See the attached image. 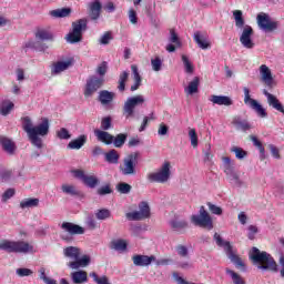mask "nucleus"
<instances>
[{"instance_id": "obj_32", "label": "nucleus", "mask_w": 284, "mask_h": 284, "mask_svg": "<svg viewBox=\"0 0 284 284\" xmlns=\"http://www.w3.org/2000/svg\"><path fill=\"white\" fill-rule=\"evenodd\" d=\"M39 206V199L30 197L24 199L20 202L21 210H29V207H38Z\"/></svg>"}, {"instance_id": "obj_48", "label": "nucleus", "mask_w": 284, "mask_h": 284, "mask_svg": "<svg viewBox=\"0 0 284 284\" xmlns=\"http://www.w3.org/2000/svg\"><path fill=\"white\" fill-rule=\"evenodd\" d=\"M171 227L173 230H185V227H187V221L173 220V221H171Z\"/></svg>"}, {"instance_id": "obj_14", "label": "nucleus", "mask_w": 284, "mask_h": 284, "mask_svg": "<svg viewBox=\"0 0 284 284\" xmlns=\"http://www.w3.org/2000/svg\"><path fill=\"white\" fill-rule=\"evenodd\" d=\"M105 83L104 78H99V75H92L87 80L84 97H92L100 88Z\"/></svg>"}, {"instance_id": "obj_26", "label": "nucleus", "mask_w": 284, "mask_h": 284, "mask_svg": "<svg viewBox=\"0 0 284 284\" xmlns=\"http://www.w3.org/2000/svg\"><path fill=\"white\" fill-rule=\"evenodd\" d=\"M0 143L2 145V150H4L7 154L12 155L17 151V144H14V142L10 138H6V136L0 138Z\"/></svg>"}, {"instance_id": "obj_23", "label": "nucleus", "mask_w": 284, "mask_h": 284, "mask_svg": "<svg viewBox=\"0 0 284 284\" xmlns=\"http://www.w3.org/2000/svg\"><path fill=\"white\" fill-rule=\"evenodd\" d=\"M88 143V135L82 134L78 136L77 139L70 141L67 145L69 150H81Z\"/></svg>"}, {"instance_id": "obj_34", "label": "nucleus", "mask_w": 284, "mask_h": 284, "mask_svg": "<svg viewBox=\"0 0 284 284\" xmlns=\"http://www.w3.org/2000/svg\"><path fill=\"white\" fill-rule=\"evenodd\" d=\"M49 14L50 17H53V19H63L70 16V9L62 8V9L51 10Z\"/></svg>"}, {"instance_id": "obj_27", "label": "nucleus", "mask_w": 284, "mask_h": 284, "mask_svg": "<svg viewBox=\"0 0 284 284\" xmlns=\"http://www.w3.org/2000/svg\"><path fill=\"white\" fill-rule=\"evenodd\" d=\"M70 276L73 284L88 283V272L85 271L72 272Z\"/></svg>"}, {"instance_id": "obj_18", "label": "nucleus", "mask_w": 284, "mask_h": 284, "mask_svg": "<svg viewBox=\"0 0 284 284\" xmlns=\"http://www.w3.org/2000/svg\"><path fill=\"white\" fill-rule=\"evenodd\" d=\"M193 39L201 50H210L212 48L210 37H207L205 33H201V31L195 32L193 34Z\"/></svg>"}, {"instance_id": "obj_43", "label": "nucleus", "mask_w": 284, "mask_h": 284, "mask_svg": "<svg viewBox=\"0 0 284 284\" xmlns=\"http://www.w3.org/2000/svg\"><path fill=\"white\" fill-rule=\"evenodd\" d=\"M225 272L232 278L234 284H245V280H243V277H241L236 272L230 268H226Z\"/></svg>"}, {"instance_id": "obj_45", "label": "nucleus", "mask_w": 284, "mask_h": 284, "mask_svg": "<svg viewBox=\"0 0 284 284\" xmlns=\"http://www.w3.org/2000/svg\"><path fill=\"white\" fill-rule=\"evenodd\" d=\"M55 134L60 141H69V139H72V133H70V131L65 128H61L55 132Z\"/></svg>"}, {"instance_id": "obj_33", "label": "nucleus", "mask_w": 284, "mask_h": 284, "mask_svg": "<svg viewBox=\"0 0 284 284\" xmlns=\"http://www.w3.org/2000/svg\"><path fill=\"white\" fill-rule=\"evenodd\" d=\"M111 250H115V252H125L128 250V242L125 240H114L111 242Z\"/></svg>"}, {"instance_id": "obj_22", "label": "nucleus", "mask_w": 284, "mask_h": 284, "mask_svg": "<svg viewBox=\"0 0 284 284\" xmlns=\"http://www.w3.org/2000/svg\"><path fill=\"white\" fill-rule=\"evenodd\" d=\"M94 135L97 136L98 141L104 143L105 145H112L114 142V135L110 134L108 131L95 130Z\"/></svg>"}, {"instance_id": "obj_6", "label": "nucleus", "mask_w": 284, "mask_h": 284, "mask_svg": "<svg viewBox=\"0 0 284 284\" xmlns=\"http://www.w3.org/2000/svg\"><path fill=\"white\" fill-rule=\"evenodd\" d=\"M213 239L216 243V246L222 247L224 250V252H225L227 258H230L231 263H234V265L237 268L245 267V264L243 263L241 257H239V255H236L234 253V250H233L232 244L230 243V241L223 240V237L219 233H215Z\"/></svg>"}, {"instance_id": "obj_63", "label": "nucleus", "mask_w": 284, "mask_h": 284, "mask_svg": "<svg viewBox=\"0 0 284 284\" xmlns=\"http://www.w3.org/2000/svg\"><path fill=\"white\" fill-rule=\"evenodd\" d=\"M85 225L88 230H97V220L93 219L92 216H89L87 219Z\"/></svg>"}, {"instance_id": "obj_13", "label": "nucleus", "mask_w": 284, "mask_h": 284, "mask_svg": "<svg viewBox=\"0 0 284 284\" xmlns=\"http://www.w3.org/2000/svg\"><path fill=\"white\" fill-rule=\"evenodd\" d=\"M138 156H139V154L131 153L130 155H128L124 159L123 165L120 168V172L124 176H134V174H136V159H138Z\"/></svg>"}, {"instance_id": "obj_46", "label": "nucleus", "mask_w": 284, "mask_h": 284, "mask_svg": "<svg viewBox=\"0 0 284 284\" xmlns=\"http://www.w3.org/2000/svg\"><path fill=\"white\" fill-rule=\"evenodd\" d=\"M129 77H130V73L128 71H124L120 74L119 85H118V90H120V92H123L125 90V81H128Z\"/></svg>"}, {"instance_id": "obj_39", "label": "nucleus", "mask_w": 284, "mask_h": 284, "mask_svg": "<svg viewBox=\"0 0 284 284\" xmlns=\"http://www.w3.org/2000/svg\"><path fill=\"white\" fill-rule=\"evenodd\" d=\"M181 59L184 65V72H186V74H194V65L190 61V58H187L185 54H182Z\"/></svg>"}, {"instance_id": "obj_12", "label": "nucleus", "mask_w": 284, "mask_h": 284, "mask_svg": "<svg viewBox=\"0 0 284 284\" xmlns=\"http://www.w3.org/2000/svg\"><path fill=\"white\" fill-rule=\"evenodd\" d=\"M125 216L128 221H145V219H150V204L148 202H140L138 211L129 212Z\"/></svg>"}, {"instance_id": "obj_55", "label": "nucleus", "mask_w": 284, "mask_h": 284, "mask_svg": "<svg viewBox=\"0 0 284 284\" xmlns=\"http://www.w3.org/2000/svg\"><path fill=\"white\" fill-rule=\"evenodd\" d=\"M169 41H170V43H175V45L181 47V41L179 40V34H176V31H174V29L170 30Z\"/></svg>"}, {"instance_id": "obj_50", "label": "nucleus", "mask_w": 284, "mask_h": 284, "mask_svg": "<svg viewBox=\"0 0 284 284\" xmlns=\"http://www.w3.org/2000/svg\"><path fill=\"white\" fill-rule=\"evenodd\" d=\"M231 152H234L235 158L239 159L240 161H243V159H245V156H247L246 151L239 146H233L231 149Z\"/></svg>"}, {"instance_id": "obj_40", "label": "nucleus", "mask_w": 284, "mask_h": 284, "mask_svg": "<svg viewBox=\"0 0 284 284\" xmlns=\"http://www.w3.org/2000/svg\"><path fill=\"white\" fill-rule=\"evenodd\" d=\"M95 73L98 74V79H105V74H108V62L103 61L100 64H98Z\"/></svg>"}, {"instance_id": "obj_42", "label": "nucleus", "mask_w": 284, "mask_h": 284, "mask_svg": "<svg viewBox=\"0 0 284 284\" xmlns=\"http://www.w3.org/2000/svg\"><path fill=\"white\" fill-rule=\"evenodd\" d=\"M126 139H128V134L120 133L115 138L113 136V142L112 143H113L114 148H123V145L125 144Z\"/></svg>"}, {"instance_id": "obj_8", "label": "nucleus", "mask_w": 284, "mask_h": 284, "mask_svg": "<svg viewBox=\"0 0 284 284\" xmlns=\"http://www.w3.org/2000/svg\"><path fill=\"white\" fill-rule=\"evenodd\" d=\"M222 169L224 174L226 175L227 181H230L232 185H236V187H241L243 185V181H241V178L236 172L232 159H230L229 156L222 158Z\"/></svg>"}, {"instance_id": "obj_35", "label": "nucleus", "mask_w": 284, "mask_h": 284, "mask_svg": "<svg viewBox=\"0 0 284 284\" xmlns=\"http://www.w3.org/2000/svg\"><path fill=\"white\" fill-rule=\"evenodd\" d=\"M112 99H114V93L110 91L104 90L99 93V101L102 105H108V103H111Z\"/></svg>"}, {"instance_id": "obj_16", "label": "nucleus", "mask_w": 284, "mask_h": 284, "mask_svg": "<svg viewBox=\"0 0 284 284\" xmlns=\"http://www.w3.org/2000/svg\"><path fill=\"white\" fill-rule=\"evenodd\" d=\"M257 24L261 30H264V32H272V30H276L277 28L276 22L270 21V16L263 12L257 14Z\"/></svg>"}, {"instance_id": "obj_30", "label": "nucleus", "mask_w": 284, "mask_h": 284, "mask_svg": "<svg viewBox=\"0 0 284 284\" xmlns=\"http://www.w3.org/2000/svg\"><path fill=\"white\" fill-rule=\"evenodd\" d=\"M233 124L237 130H242V132H247V130H252V124L247 120H243L240 116L233 119Z\"/></svg>"}, {"instance_id": "obj_60", "label": "nucleus", "mask_w": 284, "mask_h": 284, "mask_svg": "<svg viewBox=\"0 0 284 284\" xmlns=\"http://www.w3.org/2000/svg\"><path fill=\"white\" fill-rule=\"evenodd\" d=\"M98 194L100 196H105V194H112V189L110 187V184L103 185L98 189Z\"/></svg>"}, {"instance_id": "obj_37", "label": "nucleus", "mask_w": 284, "mask_h": 284, "mask_svg": "<svg viewBox=\"0 0 284 284\" xmlns=\"http://www.w3.org/2000/svg\"><path fill=\"white\" fill-rule=\"evenodd\" d=\"M105 156V161L108 163H112L113 165H116V163H119V152H116V150H111L108 153L104 154Z\"/></svg>"}, {"instance_id": "obj_31", "label": "nucleus", "mask_w": 284, "mask_h": 284, "mask_svg": "<svg viewBox=\"0 0 284 284\" xmlns=\"http://www.w3.org/2000/svg\"><path fill=\"white\" fill-rule=\"evenodd\" d=\"M61 190L63 192V194H69V196H80L81 192L79 191V189H77V186L72 185V184H62Z\"/></svg>"}, {"instance_id": "obj_38", "label": "nucleus", "mask_w": 284, "mask_h": 284, "mask_svg": "<svg viewBox=\"0 0 284 284\" xmlns=\"http://www.w3.org/2000/svg\"><path fill=\"white\" fill-rule=\"evenodd\" d=\"M65 39H67V43L74 44V43L81 42V39H83V36L72 30L67 34Z\"/></svg>"}, {"instance_id": "obj_28", "label": "nucleus", "mask_w": 284, "mask_h": 284, "mask_svg": "<svg viewBox=\"0 0 284 284\" xmlns=\"http://www.w3.org/2000/svg\"><path fill=\"white\" fill-rule=\"evenodd\" d=\"M71 65V59H68L65 61H59L55 64H53L52 74H61V72H65V70H68V68H70Z\"/></svg>"}, {"instance_id": "obj_61", "label": "nucleus", "mask_w": 284, "mask_h": 284, "mask_svg": "<svg viewBox=\"0 0 284 284\" xmlns=\"http://www.w3.org/2000/svg\"><path fill=\"white\" fill-rule=\"evenodd\" d=\"M131 70L134 81L141 83V74H139V68L135 64H132Z\"/></svg>"}, {"instance_id": "obj_36", "label": "nucleus", "mask_w": 284, "mask_h": 284, "mask_svg": "<svg viewBox=\"0 0 284 284\" xmlns=\"http://www.w3.org/2000/svg\"><path fill=\"white\" fill-rule=\"evenodd\" d=\"M36 38L40 39V41H52V39H54V36L49 30L40 29L36 33Z\"/></svg>"}, {"instance_id": "obj_3", "label": "nucleus", "mask_w": 284, "mask_h": 284, "mask_svg": "<svg viewBox=\"0 0 284 284\" xmlns=\"http://www.w3.org/2000/svg\"><path fill=\"white\" fill-rule=\"evenodd\" d=\"M253 264L256 265L257 270H268V272H278V265L274 257L270 253L258 250V247L253 246L248 254Z\"/></svg>"}, {"instance_id": "obj_54", "label": "nucleus", "mask_w": 284, "mask_h": 284, "mask_svg": "<svg viewBox=\"0 0 284 284\" xmlns=\"http://www.w3.org/2000/svg\"><path fill=\"white\" fill-rule=\"evenodd\" d=\"M176 252H178V255L179 256H182V258H186V256H189V254H190V251L187 250V246H185V245H178L176 246Z\"/></svg>"}, {"instance_id": "obj_21", "label": "nucleus", "mask_w": 284, "mask_h": 284, "mask_svg": "<svg viewBox=\"0 0 284 284\" xmlns=\"http://www.w3.org/2000/svg\"><path fill=\"white\" fill-rule=\"evenodd\" d=\"M209 101H211V103L213 105H233V101L231 97L227 95H211Z\"/></svg>"}, {"instance_id": "obj_41", "label": "nucleus", "mask_w": 284, "mask_h": 284, "mask_svg": "<svg viewBox=\"0 0 284 284\" xmlns=\"http://www.w3.org/2000/svg\"><path fill=\"white\" fill-rule=\"evenodd\" d=\"M176 267H179V270H184L185 272H187L190 270H194V263H192V261L190 260H182L176 262Z\"/></svg>"}, {"instance_id": "obj_25", "label": "nucleus", "mask_w": 284, "mask_h": 284, "mask_svg": "<svg viewBox=\"0 0 284 284\" xmlns=\"http://www.w3.org/2000/svg\"><path fill=\"white\" fill-rule=\"evenodd\" d=\"M199 85H201V79L199 77L193 78V80L184 88L186 97L196 94L199 92Z\"/></svg>"}, {"instance_id": "obj_5", "label": "nucleus", "mask_w": 284, "mask_h": 284, "mask_svg": "<svg viewBox=\"0 0 284 284\" xmlns=\"http://www.w3.org/2000/svg\"><path fill=\"white\" fill-rule=\"evenodd\" d=\"M0 250L8 252V254H34V245L26 241H0Z\"/></svg>"}, {"instance_id": "obj_24", "label": "nucleus", "mask_w": 284, "mask_h": 284, "mask_svg": "<svg viewBox=\"0 0 284 284\" xmlns=\"http://www.w3.org/2000/svg\"><path fill=\"white\" fill-rule=\"evenodd\" d=\"M14 110V102L10 99H2L0 101V114L1 116H8L10 112Z\"/></svg>"}, {"instance_id": "obj_2", "label": "nucleus", "mask_w": 284, "mask_h": 284, "mask_svg": "<svg viewBox=\"0 0 284 284\" xmlns=\"http://www.w3.org/2000/svg\"><path fill=\"white\" fill-rule=\"evenodd\" d=\"M233 18L235 21V27L237 30H240V42L243 45V48H246V50H252L254 48V40H252V37L254 34V29H252V26L245 24V18H243V11L241 10H234L233 11Z\"/></svg>"}, {"instance_id": "obj_1", "label": "nucleus", "mask_w": 284, "mask_h": 284, "mask_svg": "<svg viewBox=\"0 0 284 284\" xmlns=\"http://www.w3.org/2000/svg\"><path fill=\"white\" fill-rule=\"evenodd\" d=\"M22 130L28 134L29 141L37 148L41 150L43 148V140L40 136H48L50 132V120L48 118H42L40 124L36 125L32 123L31 116L21 118Z\"/></svg>"}, {"instance_id": "obj_56", "label": "nucleus", "mask_w": 284, "mask_h": 284, "mask_svg": "<svg viewBox=\"0 0 284 284\" xmlns=\"http://www.w3.org/2000/svg\"><path fill=\"white\" fill-rule=\"evenodd\" d=\"M16 274L20 276V278H23V276H32L33 272L30 268H17Z\"/></svg>"}, {"instance_id": "obj_64", "label": "nucleus", "mask_w": 284, "mask_h": 284, "mask_svg": "<svg viewBox=\"0 0 284 284\" xmlns=\"http://www.w3.org/2000/svg\"><path fill=\"white\" fill-rule=\"evenodd\" d=\"M153 263H155V265H158V267H161V266L170 265L172 263V260L171 258L156 260V257H155V261H153Z\"/></svg>"}, {"instance_id": "obj_62", "label": "nucleus", "mask_w": 284, "mask_h": 284, "mask_svg": "<svg viewBox=\"0 0 284 284\" xmlns=\"http://www.w3.org/2000/svg\"><path fill=\"white\" fill-rule=\"evenodd\" d=\"M131 70L134 81L141 83V74H139V68L135 64H132Z\"/></svg>"}, {"instance_id": "obj_4", "label": "nucleus", "mask_w": 284, "mask_h": 284, "mask_svg": "<svg viewBox=\"0 0 284 284\" xmlns=\"http://www.w3.org/2000/svg\"><path fill=\"white\" fill-rule=\"evenodd\" d=\"M63 256L71 261L67 264L70 270H81V267H88L91 261L90 255H82L81 248L77 246L64 247Z\"/></svg>"}, {"instance_id": "obj_7", "label": "nucleus", "mask_w": 284, "mask_h": 284, "mask_svg": "<svg viewBox=\"0 0 284 284\" xmlns=\"http://www.w3.org/2000/svg\"><path fill=\"white\" fill-rule=\"evenodd\" d=\"M172 176V164L164 162L155 172L149 173L146 179L150 183H168Z\"/></svg>"}, {"instance_id": "obj_52", "label": "nucleus", "mask_w": 284, "mask_h": 284, "mask_svg": "<svg viewBox=\"0 0 284 284\" xmlns=\"http://www.w3.org/2000/svg\"><path fill=\"white\" fill-rule=\"evenodd\" d=\"M211 213L215 214V216H221L223 214V209L221 206L212 204V202L206 203Z\"/></svg>"}, {"instance_id": "obj_19", "label": "nucleus", "mask_w": 284, "mask_h": 284, "mask_svg": "<svg viewBox=\"0 0 284 284\" xmlns=\"http://www.w3.org/2000/svg\"><path fill=\"white\" fill-rule=\"evenodd\" d=\"M260 75L262 83L267 85V88H272V85H274V77H272V70H270V67L262 64L260 67Z\"/></svg>"}, {"instance_id": "obj_9", "label": "nucleus", "mask_w": 284, "mask_h": 284, "mask_svg": "<svg viewBox=\"0 0 284 284\" xmlns=\"http://www.w3.org/2000/svg\"><path fill=\"white\" fill-rule=\"evenodd\" d=\"M143 105H145V95L138 94L129 97L123 105V115L125 119H132V116H134V110H136V108H143Z\"/></svg>"}, {"instance_id": "obj_11", "label": "nucleus", "mask_w": 284, "mask_h": 284, "mask_svg": "<svg viewBox=\"0 0 284 284\" xmlns=\"http://www.w3.org/2000/svg\"><path fill=\"white\" fill-rule=\"evenodd\" d=\"M243 92L245 105L250 106L251 110H254L260 119H267V111L265 110V108H263L261 103H258V101L252 99V95H250V89L245 87L243 89Z\"/></svg>"}, {"instance_id": "obj_53", "label": "nucleus", "mask_w": 284, "mask_h": 284, "mask_svg": "<svg viewBox=\"0 0 284 284\" xmlns=\"http://www.w3.org/2000/svg\"><path fill=\"white\" fill-rule=\"evenodd\" d=\"M258 232V226L256 225H248L247 227V239L250 241H254L256 239V233Z\"/></svg>"}, {"instance_id": "obj_20", "label": "nucleus", "mask_w": 284, "mask_h": 284, "mask_svg": "<svg viewBox=\"0 0 284 284\" xmlns=\"http://www.w3.org/2000/svg\"><path fill=\"white\" fill-rule=\"evenodd\" d=\"M61 227H62V230H64V232H68L69 234H72V235L85 234V230L82 226L71 223V222L62 223Z\"/></svg>"}, {"instance_id": "obj_58", "label": "nucleus", "mask_w": 284, "mask_h": 284, "mask_svg": "<svg viewBox=\"0 0 284 284\" xmlns=\"http://www.w3.org/2000/svg\"><path fill=\"white\" fill-rule=\"evenodd\" d=\"M110 41H112V33L105 32V33H103V36L100 38L99 43H100L101 45H108V43H110Z\"/></svg>"}, {"instance_id": "obj_51", "label": "nucleus", "mask_w": 284, "mask_h": 284, "mask_svg": "<svg viewBox=\"0 0 284 284\" xmlns=\"http://www.w3.org/2000/svg\"><path fill=\"white\" fill-rule=\"evenodd\" d=\"M116 190L118 192H120V194H130L132 186L128 183L122 182L116 185Z\"/></svg>"}, {"instance_id": "obj_10", "label": "nucleus", "mask_w": 284, "mask_h": 284, "mask_svg": "<svg viewBox=\"0 0 284 284\" xmlns=\"http://www.w3.org/2000/svg\"><path fill=\"white\" fill-rule=\"evenodd\" d=\"M191 223L196 227H203L204 230H214V222L212 221V216L205 210V206H201L199 214H193L191 216Z\"/></svg>"}, {"instance_id": "obj_29", "label": "nucleus", "mask_w": 284, "mask_h": 284, "mask_svg": "<svg viewBox=\"0 0 284 284\" xmlns=\"http://www.w3.org/2000/svg\"><path fill=\"white\" fill-rule=\"evenodd\" d=\"M72 31L78 32V34H81L83 37V32L88 30V20L80 19L72 23Z\"/></svg>"}, {"instance_id": "obj_17", "label": "nucleus", "mask_w": 284, "mask_h": 284, "mask_svg": "<svg viewBox=\"0 0 284 284\" xmlns=\"http://www.w3.org/2000/svg\"><path fill=\"white\" fill-rule=\"evenodd\" d=\"M154 261H156V256L154 255L135 254L132 256V262L135 267H150Z\"/></svg>"}, {"instance_id": "obj_49", "label": "nucleus", "mask_w": 284, "mask_h": 284, "mask_svg": "<svg viewBox=\"0 0 284 284\" xmlns=\"http://www.w3.org/2000/svg\"><path fill=\"white\" fill-rule=\"evenodd\" d=\"M151 65L154 72H161V68H163V60H161L159 57H155L151 59Z\"/></svg>"}, {"instance_id": "obj_59", "label": "nucleus", "mask_w": 284, "mask_h": 284, "mask_svg": "<svg viewBox=\"0 0 284 284\" xmlns=\"http://www.w3.org/2000/svg\"><path fill=\"white\" fill-rule=\"evenodd\" d=\"M101 128L104 131L110 130V128H112V119L110 116L103 118L101 121Z\"/></svg>"}, {"instance_id": "obj_44", "label": "nucleus", "mask_w": 284, "mask_h": 284, "mask_svg": "<svg viewBox=\"0 0 284 284\" xmlns=\"http://www.w3.org/2000/svg\"><path fill=\"white\" fill-rule=\"evenodd\" d=\"M112 216V212L108 209H100L95 212V217L98 221H106V219H110Z\"/></svg>"}, {"instance_id": "obj_47", "label": "nucleus", "mask_w": 284, "mask_h": 284, "mask_svg": "<svg viewBox=\"0 0 284 284\" xmlns=\"http://www.w3.org/2000/svg\"><path fill=\"white\" fill-rule=\"evenodd\" d=\"M189 139L192 148H199V135L196 134V129H189Z\"/></svg>"}, {"instance_id": "obj_15", "label": "nucleus", "mask_w": 284, "mask_h": 284, "mask_svg": "<svg viewBox=\"0 0 284 284\" xmlns=\"http://www.w3.org/2000/svg\"><path fill=\"white\" fill-rule=\"evenodd\" d=\"M72 174L75 179H79V181H82L87 187H91V190H94L97 185H99L100 181L97 175H88L83 170H73Z\"/></svg>"}, {"instance_id": "obj_57", "label": "nucleus", "mask_w": 284, "mask_h": 284, "mask_svg": "<svg viewBox=\"0 0 284 284\" xmlns=\"http://www.w3.org/2000/svg\"><path fill=\"white\" fill-rule=\"evenodd\" d=\"M12 196H14V189H8L2 194V199H1L2 203H7L8 201H10V199H12Z\"/></svg>"}]
</instances>
